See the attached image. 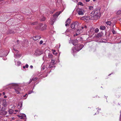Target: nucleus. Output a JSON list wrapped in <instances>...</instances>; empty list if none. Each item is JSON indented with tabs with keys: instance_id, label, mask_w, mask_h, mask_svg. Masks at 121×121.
<instances>
[{
	"instance_id": "c9c22d12",
	"label": "nucleus",
	"mask_w": 121,
	"mask_h": 121,
	"mask_svg": "<svg viewBox=\"0 0 121 121\" xmlns=\"http://www.w3.org/2000/svg\"><path fill=\"white\" fill-rule=\"evenodd\" d=\"M78 5H80L81 6H83V4L81 2H79L78 3Z\"/></svg>"
},
{
	"instance_id": "cd10ccee",
	"label": "nucleus",
	"mask_w": 121,
	"mask_h": 121,
	"mask_svg": "<svg viewBox=\"0 0 121 121\" xmlns=\"http://www.w3.org/2000/svg\"><path fill=\"white\" fill-rule=\"evenodd\" d=\"M28 96V95L27 94H26L25 95L23 96L22 98L23 99H26Z\"/></svg>"
},
{
	"instance_id": "a211bd4d",
	"label": "nucleus",
	"mask_w": 121,
	"mask_h": 121,
	"mask_svg": "<svg viewBox=\"0 0 121 121\" xmlns=\"http://www.w3.org/2000/svg\"><path fill=\"white\" fill-rule=\"evenodd\" d=\"M7 102L5 99H4L2 101V105L3 106L6 107L7 105Z\"/></svg>"
},
{
	"instance_id": "473e14b6",
	"label": "nucleus",
	"mask_w": 121,
	"mask_h": 121,
	"mask_svg": "<svg viewBox=\"0 0 121 121\" xmlns=\"http://www.w3.org/2000/svg\"><path fill=\"white\" fill-rule=\"evenodd\" d=\"M81 28L82 29H86L87 28V27L86 26L84 25L83 26H82Z\"/></svg>"
},
{
	"instance_id": "603ef678",
	"label": "nucleus",
	"mask_w": 121,
	"mask_h": 121,
	"mask_svg": "<svg viewBox=\"0 0 121 121\" xmlns=\"http://www.w3.org/2000/svg\"><path fill=\"white\" fill-rule=\"evenodd\" d=\"M30 68H33V66H32V65H30Z\"/></svg>"
},
{
	"instance_id": "a878e982",
	"label": "nucleus",
	"mask_w": 121,
	"mask_h": 121,
	"mask_svg": "<svg viewBox=\"0 0 121 121\" xmlns=\"http://www.w3.org/2000/svg\"><path fill=\"white\" fill-rule=\"evenodd\" d=\"M28 42L27 41V40H25L24 41V43H23V44H22V46H25V45H27V44Z\"/></svg>"
},
{
	"instance_id": "f8f14e48",
	"label": "nucleus",
	"mask_w": 121,
	"mask_h": 121,
	"mask_svg": "<svg viewBox=\"0 0 121 121\" xmlns=\"http://www.w3.org/2000/svg\"><path fill=\"white\" fill-rule=\"evenodd\" d=\"M39 20L41 21H44L45 20V18L43 15L40 14L39 15V17H38Z\"/></svg>"
},
{
	"instance_id": "ea45409f",
	"label": "nucleus",
	"mask_w": 121,
	"mask_h": 121,
	"mask_svg": "<svg viewBox=\"0 0 121 121\" xmlns=\"http://www.w3.org/2000/svg\"><path fill=\"white\" fill-rule=\"evenodd\" d=\"M93 7L92 6H90L89 7V9L90 10H92L93 9Z\"/></svg>"
},
{
	"instance_id": "f704fd0d",
	"label": "nucleus",
	"mask_w": 121,
	"mask_h": 121,
	"mask_svg": "<svg viewBox=\"0 0 121 121\" xmlns=\"http://www.w3.org/2000/svg\"><path fill=\"white\" fill-rule=\"evenodd\" d=\"M52 55L51 53H49L48 57L50 58H51L52 57Z\"/></svg>"
},
{
	"instance_id": "c756f323",
	"label": "nucleus",
	"mask_w": 121,
	"mask_h": 121,
	"mask_svg": "<svg viewBox=\"0 0 121 121\" xmlns=\"http://www.w3.org/2000/svg\"><path fill=\"white\" fill-rule=\"evenodd\" d=\"M45 66L42 65L41 66V70L42 71L44 70L45 68Z\"/></svg>"
},
{
	"instance_id": "b1692460",
	"label": "nucleus",
	"mask_w": 121,
	"mask_h": 121,
	"mask_svg": "<svg viewBox=\"0 0 121 121\" xmlns=\"http://www.w3.org/2000/svg\"><path fill=\"white\" fill-rule=\"evenodd\" d=\"M102 35L101 34L99 33H98L96 36V38H101V37Z\"/></svg>"
},
{
	"instance_id": "2eb2a0df",
	"label": "nucleus",
	"mask_w": 121,
	"mask_h": 121,
	"mask_svg": "<svg viewBox=\"0 0 121 121\" xmlns=\"http://www.w3.org/2000/svg\"><path fill=\"white\" fill-rule=\"evenodd\" d=\"M47 70H46L44 72H43L42 74V76H43V77L45 78L46 77L48 73H47ZM50 71L49 72H48V73H50Z\"/></svg>"
},
{
	"instance_id": "3c124183",
	"label": "nucleus",
	"mask_w": 121,
	"mask_h": 121,
	"mask_svg": "<svg viewBox=\"0 0 121 121\" xmlns=\"http://www.w3.org/2000/svg\"><path fill=\"white\" fill-rule=\"evenodd\" d=\"M15 112H17L18 111V110H15Z\"/></svg>"
},
{
	"instance_id": "5fc2aeb1",
	"label": "nucleus",
	"mask_w": 121,
	"mask_h": 121,
	"mask_svg": "<svg viewBox=\"0 0 121 121\" xmlns=\"http://www.w3.org/2000/svg\"><path fill=\"white\" fill-rule=\"evenodd\" d=\"M15 118L14 117H13L12 118V120H14Z\"/></svg>"
},
{
	"instance_id": "a19ab883",
	"label": "nucleus",
	"mask_w": 121,
	"mask_h": 121,
	"mask_svg": "<svg viewBox=\"0 0 121 121\" xmlns=\"http://www.w3.org/2000/svg\"><path fill=\"white\" fill-rule=\"evenodd\" d=\"M112 32L113 34H116V32L113 30H112Z\"/></svg>"
},
{
	"instance_id": "58836bf2",
	"label": "nucleus",
	"mask_w": 121,
	"mask_h": 121,
	"mask_svg": "<svg viewBox=\"0 0 121 121\" xmlns=\"http://www.w3.org/2000/svg\"><path fill=\"white\" fill-rule=\"evenodd\" d=\"M50 32L52 34H53L54 33H55V31H52V30H51L50 31Z\"/></svg>"
},
{
	"instance_id": "e2e57ef3",
	"label": "nucleus",
	"mask_w": 121,
	"mask_h": 121,
	"mask_svg": "<svg viewBox=\"0 0 121 121\" xmlns=\"http://www.w3.org/2000/svg\"><path fill=\"white\" fill-rule=\"evenodd\" d=\"M60 44H59V48L60 47Z\"/></svg>"
},
{
	"instance_id": "39448f33",
	"label": "nucleus",
	"mask_w": 121,
	"mask_h": 121,
	"mask_svg": "<svg viewBox=\"0 0 121 121\" xmlns=\"http://www.w3.org/2000/svg\"><path fill=\"white\" fill-rule=\"evenodd\" d=\"M39 27L41 30H43L46 29L47 25L45 24L41 23L39 24Z\"/></svg>"
},
{
	"instance_id": "c03bdc74",
	"label": "nucleus",
	"mask_w": 121,
	"mask_h": 121,
	"mask_svg": "<svg viewBox=\"0 0 121 121\" xmlns=\"http://www.w3.org/2000/svg\"><path fill=\"white\" fill-rule=\"evenodd\" d=\"M4 113L5 115H6L7 113V111H4Z\"/></svg>"
},
{
	"instance_id": "a18cd8bd",
	"label": "nucleus",
	"mask_w": 121,
	"mask_h": 121,
	"mask_svg": "<svg viewBox=\"0 0 121 121\" xmlns=\"http://www.w3.org/2000/svg\"><path fill=\"white\" fill-rule=\"evenodd\" d=\"M32 92H33L32 91H29L28 92V94H31Z\"/></svg>"
},
{
	"instance_id": "8fccbe9b",
	"label": "nucleus",
	"mask_w": 121,
	"mask_h": 121,
	"mask_svg": "<svg viewBox=\"0 0 121 121\" xmlns=\"http://www.w3.org/2000/svg\"><path fill=\"white\" fill-rule=\"evenodd\" d=\"M56 52V51L55 50H53V54H54V52Z\"/></svg>"
},
{
	"instance_id": "f257e3e1",
	"label": "nucleus",
	"mask_w": 121,
	"mask_h": 121,
	"mask_svg": "<svg viewBox=\"0 0 121 121\" xmlns=\"http://www.w3.org/2000/svg\"><path fill=\"white\" fill-rule=\"evenodd\" d=\"M100 9L94 10L90 14L89 16L83 17L82 19L88 20L98 19L100 17Z\"/></svg>"
},
{
	"instance_id": "bf43d9fd",
	"label": "nucleus",
	"mask_w": 121,
	"mask_h": 121,
	"mask_svg": "<svg viewBox=\"0 0 121 121\" xmlns=\"http://www.w3.org/2000/svg\"><path fill=\"white\" fill-rule=\"evenodd\" d=\"M19 42V40H17V43L18 44V42Z\"/></svg>"
},
{
	"instance_id": "ddd939ff",
	"label": "nucleus",
	"mask_w": 121,
	"mask_h": 121,
	"mask_svg": "<svg viewBox=\"0 0 121 121\" xmlns=\"http://www.w3.org/2000/svg\"><path fill=\"white\" fill-rule=\"evenodd\" d=\"M34 76L33 75L31 77V78L30 79L29 84L32 81H35L37 80L38 79V78L37 77L34 78Z\"/></svg>"
},
{
	"instance_id": "9d476101",
	"label": "nucleus",
	"mask_w": 121,
	"mask_h": 121,
	"mask_svg": "<svg viewBox=\"0 0 121 121\" xmlns=\"http://www.w3.org/2000/svg\"><path fill=\"white\" fill-rule=\"evenodd\" d=\"M84 45L83 44H78L77 49L78 51H79L81 50L84 47Z\"/></svg>"
},
{
	"instance_id": "423d86ee",
	"label": "nucleus",
	"mask_w": 121,
	"mask_h": 121,
	"mask_svg": "<svg viewBox=\"0 0 121 121\" xmlns=\"http://www.w3.org/2000/svg\"><path fill=\"white\" fill-rule=\"evenodd\" d=\"M77 12L78 15H83L85 12L83 9L79 8L77 9Z\"/></svg>"
},
{
	"instance_id": "6e6d98bb",
	"label": "nucleus",
	"mask_w": 121,
	"mask_h": 121,
	"mask_svg": "<svg viewBox=\"0 0 121 121\" xmlns=\"http://www.w3.org/2000/svg\"><path fill=\"white\" fill-rule=\"evenodd\" d=\"M90 0H86V2H88L90 1Z\"/></svg>"
},
{
	"instance_id": "5701e85b",
	"label": "nucleus",
	"mask_w": 121,
	"mask_h": 121,
	"mask_svg": "<svg viewBox=\"0 0 121 121\" xmlns=\"http://www.w3.org/2000/svg\"><path fill=\"white\" fill-rule=\"evenodd\" d=\"M106 28L104 26H100L99 29L100 30H104Z\"/></svg>"
},
{
	"instance_id": "4d7b16f0",
	"label": "nucleus",
	"mask_w": 121,
	"mask_h": 121,
	"mask_svg": "<svg viewBox=\"0 0 121 121\" xmlns=\"http://www.w3.org/2000/svg\"><path fill=\"white\" fill-rule=\"evenodd\" d=\"M23 69H25V68H26L25 66H23Z\"/></svg>"
},
{
	"instance_id": "4be33fe9",
	"label": "nucleus",
	"mask_w": 121,
	"mask_h": 121,
	"mask_svg": "<svg viewBox=\"0 0 121 121\" xmlns=\"http://www.w3.org/2000/svg\"><path fill=\"white\" fill-rule=\"evenodd\" d=\"M94 29L93 28H91L90 30V31H89L90 32V34H93L94 33Z\"/></svg>"
},
{
	"instance_id": "72a5a7b5",
	"label": "nucleus",
	"mask_w": 121,
	"mask_h": 121,
	"mask_svg": "<svg viewBox=\"0 0 121 121\" xmlns=\"http://www.w3.org/2000/svg\"><path fill=\"white\" fill-rule=\"evenodd\" d=\"M117 14L120 15L121 14V10H119L117 12Z\"/></svg>"
},
{
	"instance_id": "6e6552de",
	"label": "nucleus",
	"mask_w": 121,
	"mask_h": 121,
	"mask_svg": "<svg viewBox=\"0 0 121 121\" xmlns=\"http://www.w3.org/2000/svg\"><path fill=\"white\" fill-rule=\"evenodd\" d=\"M15 46H14L13 47V49L14 50L16 51V52L17 53L15 55H14V57L17 58H19L21 56V55L20 54H19L17 53H18V51L15 48Z\"/></svg>"
},
{
	"instance_id": "9b49d317",
	"label": "nucleus",
	"mask_w": 121,
	"mask_h": 121,
	"mask_svg": "<svg viewBox=\"0 0 121 121\" xmlns=\"http://www.w3.org/2000/svg\"><path fill=\"white\" fill-rule=\"evenodd\" d=\"M43 53V52L42 51L37 50L35 51L34 54L36 56H39Z\"/></svg>"
},
{
	"instance_id": "338daca9",
	"label": "nucleus",
	"mask_w": 121,
	"mask_h": 121,
	"mask_svg": "<svg viewBox=\"0 0 121 121\" xmlns=\"http://www.w3.org/2000/svg\"><path fill=\"white\" fill-rule=\"evenodd\" d=\"M111 74H109L108 75V76H109V75H110Z\"/></svg>"
},
{
	"instance_id": "412c9836",
	"label": "nucleus",
	"mask_w": 121,
	"mask_h": 121,
	"mask_svg": "<svg viewBox=\"0 0 121 121\" xmlns=\"http://www.w3.org/2000/svg\"><path fill=\"white\" fill-rule=\"evenodd\" d=\"M2 50H1V51H0V57H2L3 56H5V55L4 54V52H2Z\"/></svg>"
},
{
	"instance_id": "2f4dec72",
	"label": "nucleus",
	"mask_w": 121,
	"mask_h": 121,
	"mask_svg": "<svg viewBox=\"0 0 121 121\" xmlns=\"http://www.w3.org/2000/svg\"><path fill=\"white\" fill-rule=\"evenodd\" d=\"M71 20L70 18H68L67 20L66 21V23H70V21Z\"/></svg>"
},
{
	"instance_id": "e433bc0d",
	"label": "nucleus",
	"mask_w": 121,
	"mask_h": 121,
	"mask_svg": "<svg viewBox=\"0 0 121 121\" xmlns=\"http://www.w3.org/2000/svg\"><path fill=\"white\" fill-rule=\"evenodd\" d=\"M99 31V29L98 28H96L95 30V33H97Z\"/></svg>"
},
{
	"instance_id": "f3484780",
	"label": "nucleus",
	"mask_w": 121,
	"mask_h": 121,
	"mask_svg": "<svg viewBox=\"0 0 121 121\" xmlns=\"http://www.w3.org/2000/svg\"><path fill=\"white\" fill-rule=\"evenodd\" d=\"M15 65L17 66H20L21 64L20 61H15Z\"/></svg>"
},
{
	"instance_id": "864d4df0",
	"label": "nucleus",
	"mask_w": 121,
	"mask_h": 121,
	"mask_svg": "<svg viewBox=\"0 0 121 121\" xmlns=\"http://www.w3.org/2000/svg\"><path fill=\"white\" fill-rule=\"evenodd\" d=\"M98 108V110H97V111L98 112H99V111H98L99 110H101V109L100 108Z\"/></svg>"
},
{
	"instance_id": "37998d69",
	"label": "nucleus",
	"mask_w": 121,
	"mask_h": 121,
	"mask_svg": "<svg viewBox=\"0 0 121 121\" xmlns=\"http://www.w3.org/2000/svg\"><path fill=\"white\" fill-rule=\"evenodd\" d=\"M43 43V41L42 40H41L39 42V44H42Z\"/></svg>"
},
{
	"instance_id": "0eeeda50",
	"label": "nucleus",
	"mask_w": 121,
	"mask_h": 121,
	"mask_svg": "<svg viewBox=\"0 0 121 121\" xmlns=\"http://www.w3.org/2000/svg\"><path fill=\"white\" fill-rule=\"evenodd\" d=\"M70 40H69V43H72L73 45L75 46L76 45L78 42V40L79 39L74 40H71V39L70 38Z\"/></svg>"
},
{
	"instance_id": "79ce46f5",
	"label": "nucleus",
	"mask_w": 121,
	"mask_h": 121,
	"mask_svg": "<svg viewBox=\"0 0 121 121\" xmlns=\"http://www.w3.org/2000/svg\"><path fill=\"white\" fill-rule=\"evenodd\" d=\"M69 24H70V23H66V24L65 25V26H68L69 25Z\"/></svg>"
},
{
	"instance_id": "49530a36",
	"label": "nucleus",
	"mask_w": 121,
	"mask_h": 121,
	"mask_svg": "<svg viewBox=\"0 0 121 121\" xmlns=\"http://www.w3.org/2000/svg\"><path fill=\"white\" fill-rule=\"evenodd\" d=\"M3 59L4 60H6L7 58L5 57H4L3 58Z\"/></svg>"
},
{
	"instance_id": "4c0bfd02",
	"label": "nucleus",
	"mask_w": 121,
	"mask_h": 121,
	"mask_svg": "<svg viewBox=\"0 0 121 121\" xmlns=\"http://www.w3.org/2000/svg\"><path fill=\"white\" fill-rule=\"evenodd\" d=\"M9 33L10 34H12L14 33V32L12 30H9Z\"/></svg>"
},
{
	"instance_id": "7ed1b4c3",
	"label": "nucleus",
	"mask_w": 121,
	"mask_h": 121,
	"mask_svg": "<svg viewBox=\"0 0 121 121\" xmlns=\"http://www.w3.org/2000/svg\"><path fill=\"white\" fill-rule=\"evenodd\" d=\"M12 84L13 86L16 87L14 89L15 92L17 94H20V91L21 90V89L19 86V84L17 83H12Z\"/></svg>"
},
{
	"instance_id": "dca6fc26",
	"label": "nucleus",
	"mask_w": 121,
	"mask_h": 121,
	"mask_svg": "<svg viewBox=\"0 0 121 121\" xmlns=\"http://www.w3.org/2000/svg\"><path fill=\"white\" fill-rule=\"evenodd\" d=\"M22 102H20L17 104V107L18 108L20 109V110H21L22 109Z\"/></svg>"
},
{
	"instance_id": "680f3d73",
	"label": "nucleus",
	"mask_w": 121,
	"mask_h": 121,
	"mask_svg": "<svg viewBox=\"0 0 121 121\" xmlns=\"http://www.w3.org/2000/svg\"><path fill=\"white\" fill-rule=\"evenodd\" d=\"M4 98H6L7 97V96H4Z\"/></svg>"
},
{
	"instance_id": "4468645a",
	"label": "nucleus",
	"mask_w": 121,
	"mask_h": 121,
	"mask_svg": "<svg viewBox=\"0 0 121 121\" xmlns=\"http://www.w3.org/2000/svg\"><path fill=\"white\" fill-rule=\"evenodd\" d=\"M78 52L77 49L76 48H75L74 47H73L72 48L71 52L73 55H74L75 53Z\"/></svg>"
},
{
	"instance_id": "f03ea898",
	"label": "nucleus",
	"mask_w": 121,
	"mask_h": 121,
	"mask_svg": "<svg viewBox=\"0 0 121 121\" xmlns=\"http://www.w3.org/2000/svg\"><path fill=\"white\" fill-rule=\"evenodd\" d=\"M60 11L59 12H57L53 15V17L50 19V23L52 25H53L56 19V17H58L60 13L63 11Z\"/></svg>"
},
{
	"instance_id": "7c9ffc66",
	"label": "nucleus",
	"mask_w": 121,
	"mask_h": 121,
	"mask_svg": "<svg viewBox=\"0 0 121 121\" xmlns=\"http://www.w3.org/2000/svg\"><path fill=\"white\" fill-rule=\"evenodd\" d=\"M79 39V40H78V42L79 41H81L82 40V38L81 37H79L77 39Z\"/></svg>"
},
{
	"instance_id": "aec40b11",
	"label": "nucleus",
	"mask_w": 121,
	"mask_h": 121,
	"mask_svg": "<svg viewBox=\"0 0 121 121\" xmlns=\"http://www.w3.org/2000/svg\"><path fill=\"white\" fill-rule=\"evenodd\" d=\"M41 37L39 35H37L33 37V39L35 40H36L39 39H40Z\"/></svg>"
},
{
	"instance_id": "052dcab7",
	"label": "nucleus",
	"mask_w": 121,
	"mask_h": 121,
	"mask_svg": "<svg viewBox=\"0 0 121 121\" xmlns=\"http://www.w3.org/2000/svg\"><path fill=\"white\" fill-rule=\"evenodd\" d=\"M14 108H15V107L14 106H13V107H12V108H13V109Z\"/></svg>"
},
{
	"instance_id": "13d9d810",
	"label": "nucleus",
	"mask_w": 121,
	"mask_h": 121,
	"mask_svg": "<svg viewBox=\"0 0 121 121\" xmlns=\"http://www.w3.org/2000/svg\"><path fill=\"white\" fill-rule=\"evenodd\" d=\"M2 94L3 95H4L5 94V92H3Z\"/></svg>"
},
{
	"instance_id": "0e129e2a",
	"label": "nucleus",
	"mask_w": 121,
	"mask_h": 121,
	"mask_svg": "<svg viewBox=\"0 0 121 121\" xmlns=\"http://www.w3.org/2000/svg\"><path fill=\"white\" fill-rule=\"evenodd\" d=\"M57 52H56V53H55V54L56 55H57Z\"/></svg>"
},
{
	"instance_id": "774afa93",
	"label": "nucleus",
	"mask_w": 121,
	"mask_h": 121,
	"mask_svg": "<svg viewBox=\"0 0 121 121\" xmlns=\"http://www.w3.org/2000/svg\"><path fill=\"white\" fill-rule=\"evenodd\" d=\"M93 0L94 1H95L96 0Z\"/></svg>"
},
{
	"instance_id": "69168bd1",
	"label": "nucleus",
	"mask_w": 121,
	"mask_h": 121,
	"mask_svg": "<svg viewBox=\"0 0 121 121\" xmlns=\"http://www.w3.org/2000/svg\"><path fill=\"white\" fill-rule=\"evenodd\" d=\"M35 85H34V87H33V89H34V86H35Z\"/></svg>"
},
{
	"instance_id": "20e7f679",
	"label": "nucleus",
	"mask_w": 121,
	"mask_h": 121,
	"mask_svg": "<svg viewBox=\"0 0 121 121\" xmlns=\"http://www.w3.org/2000/svg\"><path fill=\"white\" fill-rule=\"evenodd\" d=\"M79 26V23L78 22L76 21L71 24V27L72 29H75L78 28Z\"/></svg>"
},
{
	"instance_id": "de8ad7c7",
	"label": "nucleus",
	"mask_w": 121,
	"mask_h": 121,
	"mask_svg": "<svg viewBox=\"0 0 121 121\" xmlns=\"http://www.w3.org/2000/svg\"><path fill=\"white\" fill-rule=\"evenodd\" d=\"M28 66H29L28 64H26L25 66V67L27 68H28Z\"/></svg>"
},
{
	"instance_id": "1a4fd4ad",
	"label": "nucleus",
	"mask_w": 121,
	"mask_h": 121,
	"mask_svg": "<svg viewBox=\"0 0 121 121\" xmlns=\"http://www.w3.org/2000/svg\"><path fill=\"white\" fill-rule=\"evenodd\" d=\"M55 61H51L49 65L48 68H51L52 67H55L56 66L54 65Z\"/></svg>"
},
{
	"instance_id": "c85d7f7f",
	"label": "nucleus",
	"mask_w": 121,
	"mask_h": 121,
	"mask_svg": "<svg viewBox=\"0 0 121 121\" xmlns=\"http://www.w3.org/2000/svg\"><path fill=\"white\" fill-rule=\"evenodd\" d=\"M80 33V31L79 29L77 30L76 33V35L77 36Z\"/></svg>"
},
{
	"instance_id": "6ab92c4d",
	"label": "nucleus",
	"mask_w": 121,
	"mask_h": 121,
	"mask_svg": "<svg viewBox=\"0 0 121 121\" xmlns=\"http://www.w3.org/2000/svg\"><path fill=\"white\" fill-rule=\"evenodd\" d=\"M18 117H20L21 119H25V118H24V117L25 118L26 120V115L24 114H22V115L21 116L20 115H18Z\"/></svg>"
},
{
	"instance_id": "393cba45",
	"label": "nucleus",
	"mask_w": 121,
	"mask_h": 121,
	"mask_svg": "<svg viewBox=\"0 0 121 121\" xmlns=\"http://www.w3.org/2000/svg\"><path fill=\"white\" fill-rule=\"evenodd\" d=\"M13 112V110L11 109H9L8 111V112L9 114H11Z\"/></svg>"
},
{
	"instance_id": "bb28decb",
	"label": "nucleus",
	"mask_w": 121,
	"mask_h": 121,
	"mask_svg": "<svg viewBox=\"0 0 121 121\" xmlns=\"http://www.w3.org/2000/svg\"><path fill=\"white\" fill-rule=\"evenodd\" d=\"M106 24L108 25H109L110 26H111L112 23L110 21H107L106 22Z\"/></svg>"
},
{
	"instance_id": "09e8293b",
	"label": "nucleus",
	"mask_w": 121,
	"mask_h": 121,
	"mask_svg": "<svg viewBox=\"0 0 121 121\" xmlns=\"http://www.w3.org/2000/svg\"><path fill=\"white\" fill-rule=\"evenodd\" d=\"M37 23V22H34L32 23V24L33 25H35Z\"/></svg>"
}]
</instances>
